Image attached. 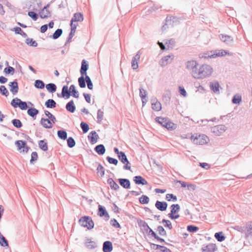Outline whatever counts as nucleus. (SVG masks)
Returning a JSON list of instances; mask_svg holds the SVG:
<instances>
[{
  "label": "nucleus",
  "instance_id": "f257e3e1",
  "mask_svg": "<svg viewBox=\"0 0 252 252\" xmlns=\"http://www.w3.org/2000/svg\"><path fill=\"white\" fill-rule=\"evenodd\" d=\"M213 71V68L209 65L204 64L200 66L197 71L193 73V77L195 79H203L210 76Z\"/></svg>",
  "mask_w": 252,
  "mask_h": 252
},
{
  "label": "nucleus",
  "instance_id": "f03ea898",
  "mask_svg": "<svg viewBox=\"0 0 252 252\" xmlns=\"http://www.w3.org/2000/svg\"><path fill=\"white\" fill-rule=\"evenodd\" d=\"M156 122L168 130H173L176 129L177 125L171 121L167 117H157Z\"/></svg>",
  "mask_w": 252,
  "mask_h": 252
},
{
  "label": "nucleus",
  "instance_id": "7ed1b4c3",
  "mask_svg": "<svg viewBox=\"0 0 252 252\" xmlns=\"http://www.w3.org/2000/svg\"><path fill=\"white\" fill-rule=\"evenodd\" d=\"M78 223L81 226L86 227L89 230L92 229L94 227V222L90 216H84L81 217L78 220Z\"/></svg>",
  "mask_w": 252,
  "mask_h": 252
},
{
  "label": "nucleus",
  "instance_id": "20e7f679",
  "mask_svg": "<svg viewBox=\"0 0 252 252\" xmlns=\"http://www.w3.org/2000/svg\"><path fill=\"white\" fill-rule=\"evenodd\" d=\"M190 139L192 140L194 144L201 145L207 143V140H209L208 137L206 135L204 134H199L198 135L197 134H195V135L194 134L191 135Z\"/></svg>",
  "mask_w": 252,
  "mask_h": 252
},
{
  "label": "nucleus",
  "instance_id": "39448f33",
  "mask_svg": "<svg viewBox=\"0 0 252 252\" xmlns=\"http://www.w3.org/2000/svg\"><path fill=\"white\" fill-rule=\"evenodd\" d=\"M10 104L14 108L19 107L22 110H26L28 109V103L22 101L18 97L13 98Z\"/></svg>",
  "mask_w": 252,
  "mask_h": 252
},
{
  "label": "nucleus",
  "instance_id": "423d86ee",
  "mask_svg": "<svg viewBox=\"0 0 252 252\" xmlns=\"http://www.w3.org/2000/svg\"><path fill=\"white\" fill-rule=\"evenodd\" d=\"M15 145L17 147L18 150H21L23 149L22 152L27 153L31 149L30 147L27 146V142L24 140H17L15 142Z\"/></svg>",
  "mask_w": 252,
  "mask_h": 252
},
{
  "label": "nucleus",
  "instance_id": "0eeeda50",
  "mask_svg": "<svg viewBox=\"0 0 252 252\" xmlns=\"http://www.w3.org/2000/svg\"><path fill=\"white\" fill-rule=\"evenodd\" d=\"M199 65L198 63L194 60L188 61L186 63V68L188 70H191V75L193 77V73L194 71H197V66Z\"/></svg>",
  "mask_w": 252,
  "mask_h": 252
},
{
  "label": "nucleus",
  "instance_id": "6e6552de",
  "mask_svg": "<svg viewBox=\"0 0 252 252\" xmlns=\"http://www.w3.org/2000/svg\"><path fill=\"white\" fill-rule=\"evenodd\" d=\"M227 129L226 126L224 125H219L212 127L211 128L212 132L217 136H220L221 133L224 132Z\"/></svg>",
  "mask_w": 252,
  "mask_h": 252
},
{
  "label": "nucleus",
  "instance_id": "1a4fd4ad",
  "mask_svg": "<svg viewBox=\"0 0 252 252\" xmlns=\"http://www.w3.org/2000/svg\"><path fill=\"white\" fill-rule=\"evenodd\" d=\"M174 58V56L172 54L164 56L159 61V65L162 67L166 66L168 63L172 62Z\"/></svg>",
  "mask_w": 252,
  "mask_h": 252
},
{
  "label": "nucleus",
  "instance_id": "9d476101",
  "mask_svg": "<svg viewBox=\"0 0 252 252\" xmlns=\"http://www.w3.org/2000/svg\"><path fill=\"white\" fill-rule=\"evenodd\" d=\"M141 52L138 51L136 54L132 58L131 61V67L133 69L136 70L138 68V62L140 58Z\"/></svg>",
  "mask_w": 252,
  "mask_h": 252
},
{
  "label": "nucleus",
  "instance_id": "9b49d317",
  "mask_svg": "<svg viewBox=\"0 0 252 252\" xmlns=\"http://www.w3.org/2000/svg\"><path fill=\"white\" fill-rule=\"evenodd\" d=\"M9 88L10 91L13 94H17L19 91L18 83L17 79H15L13 81L9 82Z\"/></svg>",
  "mask_w": 252,
  "mask_h": 252
},
{
  "label": "nucleus",
  "instance_id": "f8f14e48",
  "mask_svg": "<svg viewBox=\"0 0 252 252\" xmlns=\"http://www.w3.org/2000/svg\"><path fill=\"white\" fill-rule=\"evenodd\" d=\"M66 93L67 94H69V97L72 96L76 98H78L79 97V93L78 91L76 89L74 85H70L69 89L68 87H67V91Z\"/></svg>",
  "mask_w": 252,
  "mask_h": 252
},
{
  "label": "nucleus",
  "instance_id": "ddd939ff",
  "mask_svg": "<svg viewBox=\"0 0 252 252\" xmlns=\"http://www.w3.org/2000/svg\"><path fill=\"white\" fill-rule=\"evenodd\" d=\"M97 215L100 217H105L106 220H108L110 217L105 208L101 205H99L98 206Z\"/></svg>",
  "mask_w": 252,
  "mask_h": 252
},
{
  "label": "nucleus",
  "instance_id": "4468645a",
  "mask_svg": "<svg viewBox=\"0 0 252 252\" xmlns=\"http://www.w3.org/2000/svg\"><path fill=\"white\" fill-rule=\"evenodd\" d=\"M218 250L216 244L210 243L205 247L201 248V252H215Z\"/></svg>",
  "mask_w": 252,
  "mask_h": 252
},
{
  "label": "nucleus",
  "instance_id": "2eb2a0df",
  "mask_svg": "<svg viewBox=\"0 0 252 252\" xmlns=\"http://www.w3.org/2000/svg\"><path fill=\"white\" fill-rule=\"evenodd\" d=\"M88 139L92 144L96 143L97 139L99 138L98 135L96 133L95 131H92L90 132L88 136Z\"/></svg>",
  "mask_w": 252,
  "mask_h": 252
},
{
  "label": "nucleus",
  "instance_id": "dca6fc26",
  "mask_svg": "<svg viewBox=\"0 0 252 252\" xmlns=\"http://www.w3.org/2000/svg\"><path fill=\"white\" fill-rule=\"evenodd\" d=\"M168 204L165 201H160L157 200L155 203V207L160 211H165L166 210Z\"/></svg>",
  "mask_w": 252,
  "mask_h": 252
},
{
  "label": "nucleus",
  "instance_id": "f3484780",
  "mask_svg": "<svg viewBox=\"0 0 252 252\" xmlns=\"http://www.w3.org/2000/svg\"><path fill=\"white\" fill-rule=\"evenodd\" d=\"M118 181L124 189H129L130 188V182L128 179L119 178Z\"/></svg>",
  "mask_w": 252,
  "mask_h": 252
},
{
  "label": "nucleus",
  "instance_id": "a211bd4d",
  "mask_svg": "<svg viewBox=\"0 0 252 252\" xmlns=\"http://www.w3.org/2000/svg\"><path fill=\"white\" fill-rule=\"evenodd\" d=\"M89 69V63L88 62L85 60H83L81 62V68L80 69V72L81 75H86L87 73V70Z\"/></svg>",
  "mask_w": 252,
  "mask_h": 252
},
{
  "label": "nucleus",
  "instance_id": "6ab92c4d",
  "mask_svg": "<svg viewBox=\"0 0 252 252\" xmlns=\"http://www.w3.org/2000/svg\"><path fill=\"white\" fill-rule=\"evenodd\" d=\"M133 180L136 185H146L148 184L147 181L142 176L140 175L134 176Z\"/></svg>",
  "mask_w": 252,
  "mask_h": 252
},
{
  "label": "nucleus",
  "instance_id": "aec40b11",
  "mask_svg": "<svg viewBox=\"0 0 252 252\" xmlns=\"http://www.w3.org/2000/svg\"><path fill=\"white\" fill-rule=\"evenodd\" d=\"M220 40L225 44L227 45H230L233 42V38L232 36L220 34Z\"/></svg>",
  "mask_w": 252,
  "mask_h": 252
},
{
  "label": "nucleus",
  "instance_id": "412c9836",
  "mask_svg": "<svg viewBox=\"0 0 252 252\" xmlns=\"http://www.w3.org/2000/svg\"><path fill=\"white\" fill-rule=\"evenodd\" d=\"M210 89L215 94H220V88L218 81L210 83Z\"/></svg>",
  "mask_w": 252,
  "mask_h": 252
},
{
  "label": "nucleus",
  "instance_id": "4be33fe9",
  "mask_svg": "<svg viewBox=\"0 0 252 252\" xmlns=\"http://www.w3.org/2000/svg\"><path fill=\"white\" fill-rule=\"evenodd\" d=\"M214 58H215L217 57H222L226 55L231 56L232 54L229 53V51L227 50L221 49L214 51Z\"/></svg>",
  "mask_w": 252,
  "mask_h": 252
},
{
  "label": "nucleus",
  "instance_id": "5701e85b",
  "mask_svg": "<svg viewBox=\"0 0 252 252\" xmlns=\"http://www.w3.org/2000/svg\"><path fill=\"white\" fill-rule=\"evenodd\" d=\"M113 250V245L111 241H106L103 244L102 251L103 252H111Z\"/></svg>",
  "mask_w": 252,
  "mask_h": 252
},
{
  "label": "nucleus",
  "instance_id": "b1692460",
  "mask_svg": "<svg viewBox=\"0 0 252 252\" xmlns=\"http://www.w3.org/2000/svg\"><path fill=\"white\" fill-rule=\"evenodd\" d=\"M40 124L45 128H51L53 127L52 122L48 118H42L40 120Z\"/></svg>",
  "mask_w": 252,
  "mask_h": 252
},
{
  "label": "nucleus",
  "instance_id": "393cba45",
  "mask_svg": "<svg viewBox=\"0 0 252 252\" xmlns=\"http://www.w3.org/2000/svg\"><path fill=\"white\" fill-rule=\"evenodd\" d=\"M152 108L156 111H159L161 109V103L156 98L152 99Z\"/></svg>",
  "mask_w": 252,
  "mask_h": 252
},
{
  "label": "nucleus",
  "instance_id": "a878e982",
  "mask_svg": "<svg viewBox=\"0 0 252 252\" xmlns=\"http://www.w3.org/2000/svg\"><path fill=\"white\" fill-rule=\"evenodd\" d=\"M94 150L98 155L100 156L104 155L106 151L105 146L103 144L96 145L94 147Z\"/></svg>",
  "mask_w": 252,
  "mask_h": 252
},
{
  "label": "nucleus",
  "instance_id": "bb28decb",
  "mask_svg": "<svg viewBox=\"0 0 252 252\" xmlns=\"http://www.w3.org/2000/svg\"><path fill=\"white\" fill-rule=\"evenodd\" d=\"M65 108L67 111L72 113H74L76 109L74 101L73 100H71L67 102L66 104Z\"/></svg>",
  "mask_w": 252,
  "mask_h": 252
},
{
  "label": "nucleus",
  "instance_id": "cd10ccee",
  "mask_svg": "<svg viewBox=\"0 0 252 252\" xmlns=\"http://www.w3.org/2000/svg\"><path fill=\"white\" fill-rule=\"evenodd\" d=\"M67 86L64 85L62 89L61 94H57V96L59 97H63L64 99H68L69 98V94H67Z\"/></svg>",
  "mask_w": 252,
  "mask_h": 252
},
{
  "label": "nucleus",
  "instance_id": "c85d7f7f",
  "mask_svg": "<svg viewBox=\"0 0 252 252\" xmlns=\"http://www.w3.org/2000/svg\"><path fill=\"white\" fill-rule=\"evenodd\" d=\"M107 183L110 185L111 189L114 190H118L120 189L119 186L114 181L112 178L107 179Z\"/></svg>",
  "mask_w": 252,
  "mask_h": 252
},
{
  "label": "nucleus",
  "instance_id": "c756f323",
  "mask_svg": "<svg viewBox=\"0 0 252 252\" xmlns=\"http://www.w3.org/2000/svg\"><path fill=\"white\" fill-rule=\"evenodd\" d=\"M39 148L43 151L46 152L48 150V143L47 140L44 139L38 141Z\"/></svg>",
  "mask_w": 252,
  "mask_h": 252
},
{
  "label": "nucleus",
  "instance_id": "7c9ffc66",
  "mask_svg": "<svg viewBox=\"0 0 252 252\" xmlns=\"http://www.w3.org/2000/svg\"><path fill=\"white\" fill-rule=\"evenodd\" d=\"M39 110L35 108L31 107L28 109L27 113L31 117L35 119L37 115L39 114Z\"/></svg>",
  "mask_w": 252,
  "mask_h": 252
},
{
  "label": "nucleus",
  "instance_id": "2f4dec72",
  "mask_svg": "<svg viewBox=\"0 0 252 252\" xmlns=\"http://www.w3.org/2000/svg\"><path fill=\"white\" fill-rule=\"evenodd\" d=\"M214 51L206 52L205 53H201L199 55V57L200 59L214 58Z\"/></svg>",
  "mask_w": 252,
  "mask_h": 252
},
{
  "label": "nucleus",
  "instance_id": "473e14b6",
  "mask_svg": "<svg viewBox=\"0 0 252 252\" xmlns=\"http://www.w3.org/2000/svg\"><path fill=\"white\" fill-rule=\"evenodd\" d=\"M83 15L80 12L74 13L71 19L72 22H81L83 21Z\"/></svg>",
  "mask_w": 252,
  "mask_h": 252
},
{
  "label": "nucleus",
  "instance_id": "72a5a7b5",
  "mask_svg": "<svg viewBox=\"0 0 252 252\" xmlns=\"http://www.w3.org/2000/svg\"><path fill=\"white\" fill-rule=\"evenodd\" d=\"M170 213L168 214H174L178 213L180 210V206L178 204H173L171 205Z\"/></svg>",
  "mask_w": 252,
  "mask_h": 252
},
{
  "label": "nucleus",
  "instance_id": "f704fd0d",
  "mask_svg": "<svg viewBox=\"0 0 252 252\" xmlns=\"http://www.w3.org/2000/svg\"><path fill=\"white\" fill-rule=\"evenodd\" d=\"M46 88L47 90L50 93H55L57 89V86L55 84L53 83H50L47 84L46 86Z\"/></svg>",
  "mask_w": 252,
  "mask_h": 252
},
{
  "label": "nucleus",
  "instance_id": "c9c22d12",
  "mask_svg": "<svg viewBox=\"0 0 252 252\" xmlns=\"http://www.w3.org/2000/svg\"><path fill=\"white\" fill-rule=\"evenodd\" d=\"M45 106L47 108H54L57 106V103L54 99H49L45 102Z\"/></svg>",
  "mask_w": 252,
  "mask_h": 252
},
{
  "label": "nucleus",
  "instance_id": "e433bc0d",
  "mask_svg": "<svg viewBox=\"0 0 252 252\" xmlns=\"http://www.w3.org/2000/svg\"><path fill=\"white\" fill-rule=\"evenodd\" d=\"M62 33L63 30L62 29H58L53 34L49 36V37L53 39H57L62 35Z\"/></svg>",
  "mask_w": 252,
  "mask_h": 252
},
{
  "label": "nucleus",
  "instance_id": "4c0bfd02",
  "mask_svg": "<svg viewBox=\"0 0 252 252\" xmlns=\"http://www.w3.org/2000/svg\"><path fill=\"white\" fill-rule=\"evenodd\" d=\"M58 137L62 140H66L67 137V133L64 129L59 130L57 131Z\"/></svg>",
  "mask_w": 252,
  "mask_h": 252
},
{
  "label": "nucleus",
  "instance_id": "58836bf2",
  "mask_svg": "<svg viewBox=\"0 0 252 252\" xmlns=\"http://www.w3.org/2000/svg\"><path fill=\"white\" fill-rule=\"evenodd\" d=\"M215 238L218 241L221 242L223 241L225 239V236L222 231L216 232L215 234Z\"/></svg>",
  "mask_w": 252,
  "mask_h": 252
},
{
  "label": "nucleus",
  "instance_id": "ea45409f",
  "mask_svg": "<svg viewBox=\"0 0 252 252\" xmlns=\"http://www.w3.org/2000/svg\"><path fill=\"white\" fill-rule=\"evenodd\" d=\"M246 237H249V236H252V222L247 223L245 226Z\"/></svg>",
  "mask_w": 252,
  "mask_h": 252
},
{
  "label": "nucleus",
  "instance_id": "a19ab883",
  "mask_svg": "<svg viewBox=\"0 0 252 252\" xmlns=\"http://www.w3.org/2000/svg\"><path fill=\"white\" fill-rule=\"evenodd\" d=\"M34 86L37 89H43L44 88L45 84L42 80L37 79L35 81Z\"/></svg>",
  "mask_w": 252,
  "mask_h": 252
},
{
  "label": "nucleus",
  "instance_id": "79ce46f5",
  "mask_svg": "<svg viewBox=\"0 0 252 252\" xmlns=\"http://www.w3.org/2000/svg\"><path fill=\"white\" fill-rule=\"evenodd\" d=\"M26 43L30 46L36 47L38 44L33 38H27L25 41Z\"/></svg>",
  "mask_w": 252,
  "mask_h": 252
},
{
  "label": "nucleus",
  "instance_id": "37998d69",
  "mask_svg": "<svg viewBox=\"0 0 252 252\" xmlns=\"http://www.w3.org/2000/svg\"><path fill=\"white\" fill-rule=\"evenodd\" d=\"M242 101V96L240 94H235L232 98V102L235 104H239Z\"/></svg>",
  "mask_w": 252,
  "mask_h": 252
},
{
  "label": "nucleus",
  "instance_id": "c03bdc74",
  "mask_svg": "<svg viewBox=\"0 0 252 252\" xmlns=\"http://www.w3.org/2000/svg\"><path fill=\"white\" fill-rule=\"evenodd\" d=\"M11 123L14 127L17 128H20L23 126L22 123L19 119H13L11 121Z\"/></svg>",
  "mask_w": 252,
  "mask_h": 252
},
{
  "label": "nucleus",
  "instance_id": "a18cd8bd",
  "mask_svg": "<svg viewBox=\"0 0 252 252\" xmlns=\"http://www.w3.org/2000/svg\"><path fill=\"white\" fill-rule=\"evenodd\" d=\"M15 68L10 66H7L6 67H5L4 69V71H3L4 73H5V74L6 75H8V74L13 75L15 73Z\"/></svg>",
  "mask_w": 252,
  "mask_h": 252
},
{
  "label": "nucleus",
  "instance_id": "49530a36",
  "mask_svg": "<svg viewBox=\"0 0 252 252\" xmlns=\"http://www.w3.org/2000/svg\"><path fill=\"white\" fill-rule=\"evenodd\" d=\"M86 246L89 249H93L97 247V245L94 242L92 241L90 239H87L86 242Z\"/></svg>",
  "mask_w": 252,
  "mask_h": 252
},
{
  "label": "nucleus",
  "instance_id": "de8ad7c7",
  "mask_svg": "<svg viewBox=\"0 0 252 252\" xmlns=\"http://www.w3.org/2000/svg\"><path fill=\"white\" fill-rule=\"evenodd\" d=\"M40 2H36V3H35L34 2H32V3L30 4L29 9H31L32 10L37 11L39 10V8H40Z\"/></svg>",
  "mask_w": 252,
  "mask_h": 252
},
{
  "label": "nucleus",
  "instance_id": "09e8293b",
  "mask_svg": "<svg viewBox=\"0 0 252 252\" xmlns=\"http://www.w3.org/2000/svg\"><path fill=\"white\" fill-rule=\"evenodd\" d=\"M139 201L141 204H147L149 202L150 199L148 196L142 195L139 198Z\"/></svg>",
  "mask_w": 252,
  "mask_h": 252
},
{
  "label": "nucleus",
  "instance_id": "8fccbe9b",
  "mask_svg": "<svg viewBox=\"0 0 252 252\" xmlns=\"http://www.w3.org/2000/svg\"><path fill=\"white\" fill-rule=\"evenodd\" d=\"M84 75H81L78 79V82L79 87L81 88H85L86 86V82L84 79Z\"/></svg>",
  "mask_w": 252,
  "mask_h": 252
},
{
  "label": "nucleus",
  "instance_id": "3c124183",
  "mask_svg": "<svg viewBox=\"0 0 252 252\" xmlns=\"http://www.w3.org/2000/svg\"><path fill=\"white\" fill-rule=\"evenodd\" d=\"M45 14H44L43 13L44 12V10L42 9L39 12V15L41 18L45 19L51 16V12L49 10L45 9Z\"/></svg>",
  "mask_w": 252,
  "mask_h": 252
},
{
  "label": "nucleus",
  "instance_id": "603ef678",
  "mask_svg": "<svg viewBox=\"0 0 252 252\" xmlns=\"http://www.w3.org/2000/svg\"><path fill=\"white\" fill-rule=\"evenodd\" d=\"M157 231L158 232V234L162 236H166L167 233L166 230L161 225H158L157 228Z\"/></svg>",
  "mask_w": 252,
  "mask_h": 252
},
{
  "label": "nucleus",
  "instance_id": "864d4df0",
  "mask_svg": "<svg viewBox=\"0 0 252 252\" xmlns=\"http://www.w3.org/2000/svg\"><path fill=\"white\" fill-rule=\"evenodd\" d=\"M66 140L67 145L69 148H72L75 146L76 143L75 141L72 137H69Z\"/></svg>",
  "mask_w": 252,
  "mask_h": 252
},
{
  "label": "nucleus",
  "instance_id": "5fc2aeb1",
  "mask_svg": "<svg viewBox=\"0 0 252 252\" xmlns=\"http://www.w3.org/2000/svg\"><path fill=\"white\" fill-rule=\"evenodd\" d=\"M118 158L122 163L127 162V158L125 153L124 152H121V153L118 155Z\"/></svg>",
  "mask_w": 252,
  "mask_h": 252
},
{
  "label": "nucleus",
  "instance_id": "6e6d98bb",
  "mask_svg": "<svg viewBox=\"0 0 252 252\" xmlns=\"http://www.w3.org/2000/svg\"><path fill=\"white\" fill-rule=\"evenodd\" d=\"M38 156L36 152H33L31 154V158L30 160V163L34 164L35 161L37 160Z\"/></svg>",
  "mask_w": 252,
  "mask_h": 252
},
{
  "label": "nucleus",
  "instance_id": "4d7b16f0",
  "mask_svg": "<svg viewBox=\"0 0 252 252\" xmlns=\"http://www.w3.org/2000/svg\"><path fill=\"white\" fill-rule=\"evenodd\" d=\"M187 230L191 233L196 232L199 230V227L194 225H189L187 227Z\"/></svg>",
  "mask_w": 252,
  "mask_h": 252
},
{
  "label": "nucleus",
  "instance_id": "13d9d810",
  "mask_svg": "<svg viewBox=\"0 0 252 252\" xmlns=\"http://www.w3.org/2000/svg\"><path fill=\"white\" fill-rule=\"evenodd\" d=\"M80 127L82 129L83 133H87L89 130L88 124L85 122H82L80 124Z\"/></svg>",
  "mask_w": 252,
  "mask_h": 252
},
{
  "label": "nucleus",
  "instance_id": "bf43d9fd",
  "mask_svg": "<svg viewBox=\"0 0 252 252\" xmlns=\"http://www.w3.org/2000/svg\"><path fill=\"white\" fill-rule=\"evenodd\" d=\"M165 199L168 201H172L173 202H175L177 200V197L176 195L172 193H168L166 195Z\"/></svg>",
  "mask_w": 252,
  "mask_h": 252
},
{
  "label": "nucleus",
  "instance_id": "052dcab7",
  "mask_svg": "<svg viewBox=\"0 0 252 252\" xmlns=\"http://www.w3.org/2000/svg\"><path fill=\"white\" fill-rule=\"evenodd\" d=\"M110 224L116 228H121V226L116 219H112L110 221Z\"/></svg>",
  "mask_w": 252,
  "mask_h": 252
},
{
  "label": "nucleus",
  "instance_id": "680f3d73",
  "mask_svg": "<svg viewBox=\"0 0 252 252\" xmlns=\"http://www.w3.org/2000/svg\"><path fill=\"white\" fill-rule=\"evenodd\" d=\"M103 111H102L101 109H98L97 112V122L99 124H100L102 122L103 117Z\"/></svg>",
  "mask_w": 252,
  "mask_h": 252
},
{
  "label": "nucleus",
  "instance_id": "e2e57ef3",
  "mask_svg": "<svg viewBox=\"0 0 252 252\" xmlns=\"http://www.w3.org/2000/svg\"><path fill=\"white\" fill-rule=\"evenodd\" d=\"M139 95L141 99H144L147 97V92L142 88H139Z\"/></svg>",
  "mask_w": 252,
  "mask_h": 252
},
{
  "label": "nucleus",
  "instance_id": "0e129e2a",
  "mask_svg": "<svg viewBox=\"0 0 252 252\" xmlns=\"http://www.w3.org/2000/svg\"><path fill=\"white\" fill-rule=\"evenodd\" d=\"M96 170L97 173H100L101 177H103L104 175L105 169L100 163L98 164Z\"/></svg>",
  "mask_w": 252,
  "mask_h": 252
},
{
  "label": "nucleus",
  "instance_id": "69168bd1",
  "mask_svg": "<svg viewBox=\"0 0 252 252\" xmlns=\"http://www.w3.org/2000/svg\"><path fill=\"white\" fill-rule=\"evenodd\" d=\"M0 93L4 96H7L9 95V92L7 90L6 88L3 86L1 85L0 86Z\"/></svg>",
  "mask_w": 252,
  "mask_h": 252
},
{
  "label": "nucleus",
  "instance_id": "338daca9",
  "mask_svg": "<svg viewBox=\"0 0 252 252\" xmlns=\"http://www.w3.org/2000/svg\"><path fill=\"white\" fill-rule=\"evenodd\" d=\"M28 16H29L33 21H36L38 17V14L34 11H30L28 12Z\"/></svg>",
  "mask_w": 252,
  "mask_h": 252
},
{
  "label": "nucleus",
  "instance_id": "774afa93",
  "mask_svg": "<svg viewBox=\"0 0 252 252\" xmlns=\"http://www.w3.org/2000/svg\"><path fill=\"white\" fill-rule=\"evenodd\" d=\"M106 159L110 164H112L115 165H117L118 164V160L116 158L107 156L106 158Z\"/></svg>",
  "mask_w": 252,
  "mask_h": 252
}]
</instances>
